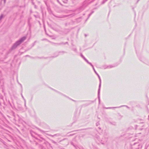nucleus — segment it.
<instances>
[{"instance_id": "f257e3e1", "label": "nucleus", "mask_w": 149, "mask_h": 149, "mask_svg": "<svg viewBox=\"0 0 149 149\" xmlns=\"http://www.w3.org/2000/svg\"><path fill=\"white\" fill-rule=\"evenodd\" d=\"M108 134L106 133L104 135V138H100L99 136L96 135L95 136V140L96 142L98 143H101L103 145H105L106 144L108 139Z\"/></svg>"}, {"instance_id": "f03ea898", "label": "nucleus", "mask_w": 149, "mask_h": 149, "mask_svg": "<svg viewBox=\"0 0 149 149\" xmlns=\"http://www.w3.org/2000/svg\"><path fill=\"white\" fill-rule=\"evenodd\" d=\"M26 39L25 37H23L21 38L19 40L17 41L12 46L10 50H12L16 48L17 46L20 45L23 41Z\"/></svg>"}, {"instance_id": "7ed1b4c3", "label": "nucleus", "mask_w": 149, "mask_h": 149, "mask_svg": "<svg viewBox=\"0 0 149 149\" xmlns=\"http://www.w3.org/2000/svg\"><path fill=\"white\" fill-rule=\"evenodd\" d=\"M30 133L31 136L32 137L40 141H42V140H45L44 139L40 136V135L37 134L35 132L33 131H30Z\"/></svg>"}, {"instance_id": "20e7f679", "label": "nucleus", "mask_w": 149, "mask_h": 149, "mask_svg": "<svg viewBox=\"0 0 149 149\" xmlns=\"http://www.w3.org/2000/svg\"><path fill=\"white\" fill-rule=\"evenodd\" d=\"M88 3L87 1H84L82 3V5L79 9H77V10H79V11L78 12L79 13L80 11H82L87 6Z\"/></svg>"}, {"instance_id": "39448f33", "label": "nucleus", "mask_w": 149, "mask_h": 149, "mask_svg": "<svg viewBox=\"0 0 149 149\" xmlns=\"http://www.w3.org/2000/svg\"><path fill=\"white\" fill-rule=\"evenodd\" d=\"M93 69L95 73L97 76H98V78H99V79L100 83H99V87H101V79L99 75V74L97 73V72L95 71V68H94Z\"/></svg>"}, {"instance_id": "423d86ee", "label": "nucleus", "mask_w": 149, "mask_h": 149, "mask_svg": "<svg viewBox=\"0 0 149 149\" xmlns=\"http://www.w3.org/2000/svg\"><path fill=\"white\" fill-rule=\"evenodd\" d=\"M101 87H99L98 91V97L99 100V103L100 104V92Z\"/></svg>"}, {"instance_id": "0eeeda50", "label": "nucleus", "mask_w": 149, "mask_h": 149, "mask_svg": "<svg viewBox=\"0 0 149 149\" xmlns=\"http://www.w3.org/2000/svg\"><path fill=\"white\" fill-rule=\"evenodd\" d=\"M122 107H126L127 108L129 109L130 108L129 107H128L126 105H123L119 107H107V108H105V109H113V108H120Z\"/></svg>"}, {"instance_id": "6e6552de", "label": "nucleus", "mask_w": 149, "mask_h": 149, "mask_svg": "<svg viewBox=\"0 0 149 149\" xmlns=\"http://www.w3.org/2000/svg\"><path fill=\"white\" fill-rule=\"evenodd\" d=\"M68 44V42H66L65 43L63 42H61L60 43H57V44H56L57 45H62V44L65 45V44Z\"/></svg>"}, {"instance_id": "1a4fd4ad", "label": "nucleus", "mask_w": 149, "mask_h": 149, "mask_svg": "<svg viewBox=\"0 0 149 149\" xmlns=\"http://www.w3.org/2000/svg\"><path fill=\"white\" fill-rule=\"evenodd\" d=\"M28 26H29V29L30 30L31 29V24L30 22V20H29V19H28Z\"/></svg>"}, {"instance_id": "9d476101", "label": "nucleus", "mask_w": 149, "mask_h": 149, "mask_svg": "<svg viewBox=\"0 0 149 149\" xmlns=\"http://www.w3.org/2000/svg\"><path fill=\"white\" fill-rule=\"evenodd\" d=\"M86 62L89 64L92 67L93 69H94V66H93V65L92 64V63L90 62H89L87 60Z\"/></svg>"}, {"instance_id": "9b49d317", "label": "nucleus", "mask_w": 149, "mask_h": 149, "mask_svg": "<svg viewBox=\"0 0 149 149\" xmlns=\"http://www.w3.org/2000/svg\"><path fill=\"white\" fill-rule=\"evenodd\" d=\"M80 56L81 57L86 61L87 60L84 57L82 54H81Z\"/></svg>"}, {"instance_id": "f8f14e48", "label": "nucleus", "mask_w": 149, "mask_h": 149, "mask_svg": "<svg viewBox=\"0 0 149 149\" xmlns=\"http://www.w3.org/2000/svg\"><path fill=\"white\" fill-rule=\"evenodd\" d=\"M109 123L111 125H115L116 124V123L115 122H109Z\"/></svg>"}, {"instance_id": "ddd939ff", "label": "nucleus", "mask_w": 149, "mask_h": 149, "mask_svg": "<svg viewBox=\"0 0 149 149\" xmlns=\"http://www.w3.org/2000/svg\"><path fill=\"white\" fill-rule=\"evenodd\" d=\"M115 66H113L112 65H110L107 66V68H111L113 67H115Z\"/></svg>"}, {"instance_id": "4468645a", "label": "nucleus", "mask_w": 149, "mask_h": 149, "mask_svg": "<svg viewBox=\"0 0 149 149\" xmlns=\"http://www.w3.org/2000/svg\"><path fill=\"white\" fill-rule=\"evenodd\" d=\"M21 96L22 97V98L24 100V102H26V100L24 98V96H23V95H22V93H21Z\"/></svg>"}, {"instance_id": "2eb2a0df", "label": "nucleus", "mask_w": 149, "mask_h": 149, "mask_svg": "<svg viewBox=\"0 0 149 149\" xmlns=\"http://www.w3.org/2000/svg\"><path fill=\"white\" fill-rule=\"evenodd\" d=\"M59 135V134H55L54 135H50V136H51L53 137L54 136H55Z\"/></svg>"}, {"instance_id": "dca6fc26", "label": "nucleus", "mask_w": 149, "mask_h": 149, "mask_svg": "<svg viewBox=\"0 0 149 149\" xmlns=\"http://www.w3.org/2000/svg\"><path fill=\"white\" fill-rule=\"evenodd\" d=\"M91 15H92L91 14V13L88 15V17L87 18L86 20V21H87L88 19L89 18V17H90V16H91Z\"/></svg>"}, {"instance_id": "f3484780", "label": "nucleus", "mask_w": 149, "mask_h": 149, "mask_svg": "<svg viewBox=\"0 0 149 149\" xmlns=\"http://www.w3.org/2000/svg\"><path fill=\"white\" fill-rule=\"evenodd\" d=\"M3 17V15L2 14L0 16V21Z\"/></svg>"}, {"instance_id": "a211bd4d", "label": "nucleus", "mask_w": 149, "mask_h": 149, "mask_svg": "<svg viewBox=\"0 0 149 149\" xmlns=\"http://www.w3.org/2000/svg\"><path fill=\"white\" fill-rule=\"evenodd\" d=\"M108 0H104L102 3V4H104L105 2H106Z\"/></svg>"}, {"instance_id": "6ab92c4d", "label": "nucleus", "mask_w": 149, "mask_h": 149, "mask_svg": "<svg viewBox=\"0 0 149 149\" xmlns=\"http://www.w3.org/2000/svg\"><path fill=\"white\" fill-rule=\"evenodd\" d=\"M51 89H52V90H54V91H56V92H57V93H60V94H61L62 95H63V94H62V93H60L59 92H58V91H57L56 90H55V89H52V88H51Z\"/></svg>"}, {"instance_id": "aec40b11", "label": "nucleus", "mask_w": 149, "mask_h": 149, "mask_svg": "<svg viewBox=\"0 0 149 149\" xmlns=\"http://www.w3.org/2000/svg\"><path fill=\"white\" fill-rule=\"evenodd\" d=\"M19 84L21 86V93H22V91H23V89H22V85Z\"/></svg>"}, {"instance_id": "412c9836", "label": "nucleus", "mask_w": 149, "mask_h": 149, "mask_svg": "<svg viewBox=\"0 0 149 149\" xmlns=\"http://www.w3.org/2000/svg\"><path fill=\"white\" fill-rule=\"evenodd\" d=\"M38 129V130H39L40 131L42 132H43V133H45V131H44L41 130V129Z\"/></svg>"}, {"instance_id": "4be33fe9", "label": "nucleus", "mask_w": 149, "mask_h": 149, "mask_svg": "<svg viewBox=\"0 0 149 149\" xmlns=\"http://www.w3.org/2000/svg\"><path fill=\"white\" fill-rule=\"evenodd\" d=\"M71 144L73 146H74V147H75V148H76V146H75V145H74V143H73V142H71Z\"/></svg>"}, {"instance_id": "5701e85b", "label": "nucleus", "mask_w": 149, "mask_h": 149, "mask_svg": "<svg viewBox=\"0 0 149 149\" xmlns=\"http://www.w3.org/2000/svg\"><path fill=\"white\" fill-rule=\"evenodd\" d=\"M89 105V104H83L82 105V106H87L88 105Z\"/></svg>"}, {"instance_id": "b1692460", "label": "nucleus", "mask_w": 149, "mask_h": 149, "mask_svg": "<svg viewBox=\"0 0 149 149\" xmlns=\"http://www.w3.org/2000/svg\"><path fill=\"white\" fill-rule=\"evenodd\" d=\"M72 50L73 51H75V52H76L77 51V49L76 48H72Z\"/></svg>"}, {"instance_id": "393cba45", "label": "nucleus", "mask_w": 149, "mask_h": 149, "mask_svg": "<svg viewBox=\"0 0 149 149\" xmlns=\"http://www.w3.org/2000/svg\"><path fill=\"white\" fill-rule=\"evenodd\" d=\"M99 125V123L98 122L96 123V125L97 126H98Z\"/></svg>"}, {"instance_id": "a878e982", "label": "nucleus", "mask_w": 149, "mask_h": 149, "mask_svg": "<svg viewBox=\"0 0 149 149\" xmlns=\"http://www.w3.org/2000/svg\"><path fill=\"white\" fill-rule=\"evenodd\" d=\"M103 68H104V69H105L107 68H107V66L106 67L105 66H103Z\"/></svg>"}, {"instance_id": "bb28decb", "label": "nucleus", "mask_w": 149, "mask_h": 149, "mask_svg": "<svg viewBox=\"0 0 149 149\" xmlns=\"http://www.w3.org/2000/svg\"><path fill=\"white\" fill-rule=\"evenodd\" d=\"M54 16L56 17H58V18H62V17L57 16L55 15H54Z\"/></svg>"}, {"instance_id": "cd10ccee", "label": "nucleus", "mask_w": 149, "mask_h": 149, "mask_svg": "<svg viewBox=\"0 0 149 149\" xmlns=\"http://www.w3.org/2000/svg\"><path fill=\"white\" fill-rule=\"evenodd\" d=\"M52 142L53 143H54L56 144V142H55V141H52Z\"/></svg>"}, {"instance_id": "c85d7f7f", "label": "nucleus", "mask_w": 149, "mask_h": 149, "mask_svg": "<svg viewBox=\"0 0 149 149\" xmlns=\"http://www.w3.org/2000/svg\"><path fill=\"white\" fill-rule=\"evenodd\" d=\"M35 42H34V43H33V46H34V45H35Z\"/></svg>"}, {"instance_id": "c756f323", "label": "nucleus", "mask_w": 149, "mask_h": 149, "mask_svg": "<svg viewBox=\"0 0 149 149\" xmlns=\"http://www.w3.org/2000/svg\"><path fill=\"white\" fill-rule=\"evenodd\" d=\"M93 13H94V11H92L91 12V14H92Z\"/></svg>"}, {"instance_id": "7c9ffc66", "label": "nucleus", "mask_w": 149, "mask_h": 149, "mask_svg": "<svg viewBox=\"0 0 149 149\" xmlns=\"http://www.w3.org/2000/svg\"><path fill=\"white\" fill-rule=\"evenodd\" d=\"M140 0H138L137 1H136V3H137Z\"/></svg>"}, {"instance_id": "2f4dec72", "label": "nucleus", "mask_w": 149, "mask_h": 149, "mask_svg": "<svg viewBox=\"0 0 149 149\" xmlns=\"http://www.w3.org/2000/svg\"><path fill=\"white\" fill-rule=\"evenodd\" d=\"M26 102H24V104H25V107H26Z\"/></svg>"}, {"instance_id": "473e14b6", "label": "nucleus", "mask_w": 149, "mask_h": 149, "mask_svg": "<svg viewBox=\"0 0 149 149\" xmlns=\"http://www.w3.org/2000/svg\"><path fill=\"white\" fill-rule=\"evenodd\" d=\"M62 52L63 53H65V52Z\"/></svg>"}, {"instance_id": "72a5a7b5", "label": "nucleus", "mask_w": 149, "mask_h": 149, "mask_svg": "<svg viewBox=\"0 0 149 149\" xmlns=\"http://www.w3.org/2000/svg\"><path fill=\"white\" fill-rule=\"evenodd\" d=\"M13 116H14V117H15L14 114V113H13Z\"/></svg>"}, {"instance_id": "f704fd0d", "label": "nucleus", "mask_w": 149, "mask_h": 149, "mask_svg": "<svg viewBox=\"0 0 149 149\" xmlns=\"http://www.w3.org/2000/svg\"><path fill=\"white\" fill-rule=\"evenodd\" d=\"M98 128H99L100 130H101V128H100V127H98Z\"/></svg>"}, {"instance_id": "c9c22d12", "label": "nucleus", "mask_w": 149, "mask_h": 149, "mask_svg": "<svg viewBox=\"0 0 149 149\" xmlns=\"http://www.w3.org/2000/svg\"><path fill=\"white\" fill-rule=\"evenodd\" d=\"M85 36L86 37V36H86V34H85Z\"/></svg>"}, {"instance_id": "e433bc0d", "label": "nucleus", "mask_w": 149, "mask_h": 149, "mask_svg": "<svg viewBox=\"0 0 149 149\" xmlns=\"http://www.w3.org/2000/svg\"><path fill=\"white\" fill-rule=\"evenodd\" d=\"M36 145H37L38 144V143H36Z\"/></svg>"}, {"instance_id": "4c0bfd02", "label": "nucleus", "mask_w": 149, "mask_h": 149, "mask_svg": "<svg viewBox=\"0 0 149 149\" xmlns=\"http://www.w3.org/2000/svg\"><path fill=\"white\" fill-rule=\"evenodd\" d=\"M71 100H72V101H75V100H72V99H71Z\"/></svg>"}, {"instance_id": "58836bf2", "label": "nucleus", "mask_w": 149, "mask_h": 149, "mask_svg": "<svg viewBox=\"0 0 149 149\" xmlns=\"http://www.w3.org/2000/svg\"><path fill=\"white\" fill-rule=\"evenodd\" d=\"M3 143L4 144H5V142H3Z\"/></svg>"}, {"instance_id": "ea45409f", "label": "nucleus", "mask_w": 149, "mask_h": 149, "mask_svg": "<svg viewBox=\"0 0 149 149\" xmlns=\"http://www.w3.org/2000/svg\"><path fill=\"white\" fill-rule=\"evenodd\" d=\"M140 130H143V128H141V129H140Z\"/></svg>"}, {"instance_id": "a19ab883", "label": "nucleus", "mask_w": 149, "mask_h": 149, "mask_svg": "<svg viewBox=\"0 0 149 149\" xmlns=\"http://www.w3.org/2000/svg\"><path fill=\"white\" fill-rule=\"evenodd\" d=\"M91 102L92 103L93 102V101H91Z\"/></svg>"}, {"instance_id": "79ce46f5", "label": "nucleus", "mask_w": 149, "mask_h": 149, "mask_svg": "<svg viewBox=\"0 0 149 149\" xmlns=\"http://www.w3.org/2000/svg\"><path fill=\"white\" fill-rule=\"evenodd\" d=\"M67 17V15H65V16H64V17Z\"/></svg>"}, {"instance_id": "37998d69", "label": "nucleus", "mask_w": 149, "mask_h": 149, "mask_svg": "<svg viewBox=\"0 0 149 149\" xmlns=\"http://www.w3.org/2000/svg\"><path fill=\"white\" fill-rule=\"evenodd\" d=\"M26 56H28V55H26Z\"/></svg>"}, {"instance_id": "c03bdc74", "label": "nucleus", "mask_w": 149, "mask_h": 149, "mask_svg": "<svg viewBox=\"0 0 149 149\" xmlns=\"http://www.w3.org/2000/svg\"><path fill=\"white\" fill-rule=\"evenodd\" d=\"M148 119H149V116H148Z\"/></svg>"}, {"instance_id": "a18cd8bd", "label": "nucleus", "mask_w": 149, "mask_h": 149, "mask_svg": "<svg viewBox=\"0 0 149 149\" xmlns=\"http://www.w3.org/2000/svg\"><path fill=\"white\" fill-rule=\"evenodd\" d=\"M141 123V124H142V123Z\"/></svg>"}, {"instance_id": "49530a36", "label": "nucleus", "mask_w": 149, "mask_h": 149, "mask_svg": "<svg viewBox=\"0 0 149 149\" xmlns=\"http://www.w3.org/2000/svg\"><path fill=\"white\" fill-rule=\"evenodd\" d=\"M9 141H10L9 140H8Z\"/></svg>"}, {"instance_id": "de8ad7c7", "label": "nucleus", "mask_w": 149, "mask_h": 149, "mask_svg": "<svg viewBox=\"0 0 149 149\" xmlns=\"http://www.w3.org/2000/svg\"><path fill=\"white\" fill-rule=\"evenodd\" d=\"M148 2H149V1H148Z\"/></svg>"}]
</instances>
